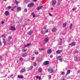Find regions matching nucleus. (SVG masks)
<instances>
[{
	"label": "nucleus",
	"mask_w": 80,
	"mask_h": 80,
	"mask_svg": "<svg viewBox=\"0 0 80 80\" xmlns=\"http://www.w3.org/2000/svg\"><path fill=\"white\" fill-rule=\"evenodd\" d=\"M35 54H36V55H38V51L36 50V51L35 52Z\"/></svg>",
	"instance_id": "32"
},
{
	"label": "nucleus",
	"mask_w": 80,
	"mask_h": 80,
	"mask_svg": "<svg viewBox=\"0 0 80 80\" xmlns=\"http://www.w3.org/2000/svg\"><path fill=\"white\" fill-rule=\"evenodd\" d=\"M72 26H73V24H71L69 26V28L70 29H72Z\"/></svg>",
	"instance_id": "25"
},
{
	"label": "nucleus",
	"mask_w": 80,
	"mask_h": 80,
	"mask_svg": "<svg viewBox=\"0 0 80 80\" xmlns=\"http://www.w3.org/2000/svg\"><path fill=\"white\" fill-rule=\"evenodd\" d=\"M52 78V76H51V75H49V78L50 79V78Z\"/></svg>",
	"instance_id": "51"
},
{
	"label": "nucleus",
	"mask_w": 80,
	"mask_h": 80,
	"mask_svg": "<svg viewBox=\"0 0 80 80\" xmlns=\"http://www.w3.org/2000/svg\"><path fill=\"white\" fill-rule=\"evenodd\" d=\"M5 37V35H2V37Z\"/></svg>",
	"instance_id": "53"
},
{
	"label": "nucleus",
	"mask_w": 80,
	"mask_h": 80,
	"mask_svg": "<svg viewBox=\"0 0 80 80\" xmlns=\"http://www.w3.org/2000/svg\"><path fill=\"white\" fill-rule=\"evenodd\" d=\"M66 26H67V23H64L62 24V27L63 28H65V27H66Z\"/></svg>",
	"instance_id": "19"
},
{
	"label": "nucleus",
	"mask_w": 80,
	"mask_h": 80,
	"mask_svg": "<svg viewBox=\"0 0 80 80\" xmlns=\"http://www.w3.org/2000/svg\"><path fill=\"white\" fill-rule=\"evenodd\" d=\"M13 8H12V9H11V10H12V11H14V9H13Z\"/></svg>",
	"instance_id": "50"
},
{
	"label": "nucleus",
	"mask_w": 80,
	"mask_h": 80,
	"mask_svg": "<svg viewBox=\"0 0 80 80\" xmlns=\"http://www.w3.org/2000/svg\"><path fill=\"white\" fill-rule=\"evenodd\" d=\"M52 49H51L48 50L47 51V52L48 53V54L51 53H52Z\"/></svg>",
	"instance_id": "13"
},
{
	"label": "nucleus",
	"mask_w": 80,
	"mask_h": 80,
	"mask_svg": "<svg viewBox=\"0 0 80 80\" xmlns=\"http://www.w3.org/2000/svg\"><path fill=\"white\" fill-rule=\"evenodd\" d=\"M44 65H47L49 64V61H47L43 63Z\"/></svg>",
	"instance_id": "6"
},
{
	"label": "nucleus",
	"mask_w": 80,
	"mask_h": 80,
	"mask_svg": "<svg viewBox=\"0 0 80 80\" xmlns=\"http://www.w3.org/2000/svg\"><path fill=\"white\" fill-rule=\"evenodd\" d=\"M20 60L21 61H23V58H20Z\"/></svg>",
	"instance_id": "36"
},
{
	"label": "nucleus",
	"mask_w": 80,
	"mask_h": 80,
	"mask_svg": "<svg viewBox=\"0 0 80 80\" xmlns=\"http://www.w3.org/2000/svg\"><path fill=\"white\" fill-rule=\"evenodd\" d=\"M78 73H80V70H79L78 71Z\"/></svg>",
	"instance_id": "61"
},
{
	"label": "nucleus",
	"mask_w": 80,
	"mask_h": 80,
	"mask_svg": "<svg viewBox=\"0 0 80 80\" xmlns=\"http://www.w3.org/2000/svg\"><path fill=\"white\" fill-rule=\"evenodd\" d=\"M36 78L38 79V78H39V76H37L36 77Z\"/></svg>",
	"instance_id": "49"
},
{
	"label": "nucleus",
	"mask_w": 80,
	"mask_h": 80,
	"mask_svg": "<svg viewBox=\"0 0 80 80\" xmlns=\"http://www.w3.org/2000/svg\"><path fill=\"white\" fill-rule=\"evenodd\" d=\"M49 16H52V14L51 13H49Z\"/></svg>",
	"instance_id": "59"
},
{
	"label": "nucleus",
	"mask_w": 80,
	"mask_h": 80,
	"mask_svg": "<svg viewBox=\"0 0 80 80\" xmlns=\"http://www.w3.org/2000/svg\"><path fill=\"white\" fill-rule=\"evenodd\" d=\"M0 46H2V44L1 42V39H0Z\"/></svg>",
	"instance_id": "38"
},
{
	"label": "nucleus",
	"mask_w": 80,
	"mask_h": 80,
	"mask_svg": "<svg viewBox=\"0 0 80 80\" xmlns=\"http://www.w3.org/2000/svg\"><path fill=\"white\" fill-rule=\"evenodd\" d=\"M42 8H43V6H38L36 10H39L40 9H42Z\"/></svg>",
	"instance_id": "7"
},
{
	"label": "nucleus",
	"mask_w": 80,
	"mask_h": 80,
	"mask_svg": "<svg viewBox=\"0 0 80 80\" xmlns=\"http://www.w3.org/2000/svg\"><path fill=\"white\" fill-rule=\"evenodd\" d=\"M61 56H58V57L57 58V59H60V58H61Z\"/></svg>",
	"instance_id": "34"
},
{
	"label": "nucleus",
	"mask_w": 80,
	"mask_h": 80,
	"mask_svg": "<svg viewBox=\"0 0 80 80\" xmlns=\"http://www.w3.org/2000/svg\"><path fill=\"white\" fill-rule=\"evenodd\" d=\"M70 40H71V39L69 38L68 40V42H70Z\"/></svg>",
	"instance_id": "44"
},
{
	"label": "nucleus",
	"mask_w": 80,
	"mask_h": 80,
	"mask_svg": "<svg viewBox=\"0 0 80 80\" xmlns=\"http://www.w3.org/2000/svg\"><path fill=\"white\" fill-rule=\"evenodd\" d=\"M50 58H53V56H52V55H50Z\"/></svg>",
	"instance_id": "54"
},
{
	"label": "nucleus",
	"mask_w": 80,
	"mask_h": 80,
	"mask_svg": "<svg viewBox=\"0 0 80 80\" xmlns=\"http://www.w3.org/2000/svg\"><path fill=\"white\" fill-rule=\"evenodd\" d=\"M61 73H62V75H64V74H65V72H62Z\"/></svg>",
	"instance_id": "45"
},
{
	"label": "nucleus",
	"mask_w": 80,
	"mask_h": 80,
	"mask_svg": "<svg viewBox=\"0 0 80 80\" xmlns=\"http://www.w3.org/2000/svg\"><path fill=\"white\" fill-rule=\"evenodd\" d=\"M51 9V10H53V8H52Z\"/></svg>",
	"instance_id": "62"
},
{
	"label": "nucleus",
	"mask_w": 80,
	"mask_h": 80,
	"mask_svg": "<svg viewBox=\"0 0 80 80\" xmlns=\"http://www.w3.org/2000/svg\"><path fill=\"white\" fill-rule=\"evenodd\" d=\"M33 66H30L29 69V70H32L33 69Z\"/></svg>",
	"instance_id": "26"
},
{
	"label": "nucleus",
	"mask_w": 80,
	"mask_h": 80,
	"mask_svg": "<svg viewBox=\"0 0 80 80\" xmlns=\"http://www.w3.org/2000/svg\"><path fill=\"white\" fill-rule=\"evenodd\" d=\"M36 65H37V63H36V62H34L33 66H34V67H35V66H36Z\"/></svg>",
	"instance_id": "31"
},
{
	"label": "nucleus",
	"mask_w": 80,
	"mask_h": 80,
	"mask_svg": "<svg viewBox=\"0 0 80 80\" xmlns=\"http://www.w3.org/2000/svg\"><path fill=\"white\" fill-rule=\"evenodd\" d=\"M74 60L75 61H77V57H76L74 58Z\"/></svg>",
	"instance_id": "35"
},
{
	"label": "nucleus",
	"mask_w": 80,
	"mask_h": 80,
	"mask_svg": "<svg viewBox=\"0 0 80 80\" xmlns=\"http://www.w3.org/2000/svg\"><path fill=\"white\" fill-rule=\"evenodd\" d=\"M49 40V38L47 37V38H46L44 39V41L45 42H48Z\"/></svg>",
	"instance_id": "12"
},
{
	"label": "nucleus",
	"mask_w": 80,
	"mask_h": 80,
	"mask_svg": "<svg viewBox=\"0 0 80 80\" xmlns=\"http://www.w3.org/2000/svg\"><path fill=\"white\" fill-rule=\"evenodd\" d=\"M18 78H23L24 77L22 76H20L19 75H18Z\"/></svg>",
	"instance_id": "20"
},
{
	"label": "nucleus",
	"mask_w": 80,
	"mask_h": 80,
	"mask_svg": "<svg viewBox=\"0 0 80 80\" xmlns=\"http://www.w3.org/2000/svg\"><path fill=\"white\" fill-rule=\"evenodd\" d=\"M52 32H57V28H53L52 29Z\"/></svg>",
	"instance_id": "11"
},
{
	"label": "nucleus",
	"mask_w": 80,
	"mask_h": 80,
	"mask_svg": "<svg viewBox=\"0 0 80 80\" xmlns=\"http://www.w3.org/2000/svg\"><path fill=\"white\" fill-rule=\"evenodd\" d=\"M52 69V68H48V72H51Z\"/></svg>",
	"instance_id": "23"
},
{
	"label": "nucleus",
	"mask_w": 80,
	"mask_h": 80,
	"mask_svg": "<svg viewBox=\"0 0 80 80\" xmlns=\"http://www.w3.org/2000/svg\"><path fill=\"white\" fill-rule=\"evenodd\" d=\"M28 11V10H27V9H24V11L25 12H27Z\"/></svg>",
	"instance_id": "37"
},
{
	"label": "nucleus",
	"mask_w": 80,
	"mask_h": 80,
	"mask_svg": "<svg viewBox=\"0 0 80 80\" xmlns=\"http://www.w3.org/2000/svg\"><path fill=\"white\" fill-rule=\"evenodd\" d=\"M13 75L12 74V75H11V78H13Z\"/></svg>",
	"instance_id": "52"
},
{
	"label": "nucleus",
	"mask_w": 80,
	"mask_h": 80,
	"mask_svg": "<svg viewBox=\"0 0 80 80\" xmlns=\"http://www.w3.org/2000/svg\"><path fill=\"white\" fill-rule=\"evenodd\" d=\"M75 45H76V43H75V42H72V43L69 44V45L72 46H75Z\"/></svg>",
	"instance_id": "5"
},
{
	"label": "nucleus",
	"mask_w": 80,
	"mask_h": 80,
	"mask_svg": "<svg viewBox=\"0 0 80 80\" xmlns=\"http://www.w3.org/2000/svg\"><path fill=\"white\" fill-rule=\"evenodd\" d=\"M62 80H65V79L63 78L62 79Z\"/></svg>",
	"instance_id": "64"
},
{
	"label": "nucleus",
	"mask_w": 80,
	"mask_h": 80,
	"mask_svg": "<svg viewBox=\"0 0 80 80\" xmlns=\"http://www.w3.org/2000/svg\"><path fill=\"white\" fill-rule=\"evenodd\" d=\"M59 48H62V47H61V46H59Z\"/></svg>",
	"instance_id": "60"
},
{
	"label": "nucleus",
	"mask_w": 80,
	"mask_h": 80,
	"mask_svg": "<svg viewBox=\"0 0 80 80\" xmlns=\"http://www.w3.org/2000/svg\"><path fill=\"white\" fill-rule=\"evenodd\" d=\"M12 38V37L11 36H9L8 37V39L9 40H11Z\"/></svg>",
	"instance_id": "33"
},
{
	"label": "nucleus",
	"mask_w": 80,
	"mask_h": 80,
	"mask_svg": "<svg viewBox=\"0 0 80 80\" xmlns=\"http://www.w3.org/2000/svg\"><path fill=\"white\" fill-rule=\"evenodd\" d=\"M78 53V51H75L74 52V53Z\"/></svg>",
	"instance_id": "57"
},
{
	"label": "nucleus",
	"mask_w": 80,
	"mask_h": 80,
	"mask_svg": "<svg viewBox=\"0 0 80 80\" xmlns=\"http://www.w3.org/2000/svg\"><path fill=\"white\" fill-rule=\"evenodd\" d=\"M3 42L4 43V44H6V41H5V39L4 38L3 39Z\"/></svg>",
	"instance_id": "27"
},
{
	"label": "nucleus",
	"mask_w": 80,
	"mask_h": 80,
	"mask_svg": "<svg viewBox=\"0 0 80 80\" xmlns=\"http://www.w3.org/2000/svg\"><path fill=\"white\" fill-rule=\"evenodd\" d=\"M32 14L33 16V17L34 18L35 17V15L34 14V12H33L32 13Z\"/></svg>",
	"instance_id": "29"
},
{
	"label": "nucleus",
	"mask_w": 80,
	"mask_h": 80,
	"mask_svg": "<svg viewBox=\"0 0 80 80\" xmlns=\"http://www.w3.org/2000/svg\"><path fill=\"white\" fill-rule=\"evenodd\" d=\"M13 8H17V6H14L13 7Z\"/></svg>",
	"instance_id": "56"
},
{
	"label": "nucleus",
	"mask_w": 80,
	"mask_h": 80,
	"mask_svg": "<svg viewBox=\"0 0 80 80\" xmlns=\"http://www.w3.org/2000/svg\"><path fill=\"white\" fill-rule=\"evenodd\" d=\"M2 57L0 56V59H2Z\"/></svg>",
	"instance_id": "58"
},
{
	"label": "nucleus",
	"mask_w": 80,
	"mask_h": 80,
	"mask_svg": "<svg viewBox=\"0 0 80 80\" xmlns=\"http://www.w3.org/2000/svg\"><path fill=\"white\" fill-rule=\"evenodd\" d=\"M59 42L60 44H58V45H62L63 42H62V39L61 38H60Z\"/></svg>",
	"instance_id": "10"
},
{
	"label": "nucleus",
	"mask_w": 80,
	"mask_h": 80,
	"mask_svg": "<svg viewBox=\"0 0 80 80\" xmlns=\"http://www.w3.org/2000/svg\"><path fill=\"white\" fill-rule=\"evenodd\" d=\"M77 9V8H73L72 9V10L73 11H75V10H76Z\"/></svg>",
	"instance_id": "39"
},
{
	"label": "nucleus",
	"mask_w": 80,
	"mask_h": 80,
	"mask_svg": "<svg viewBox=\"0 0 80 80\" xmlns=\"http://www.w3.org/2000/svg\"><path fill=\"white\" fill-rule=\"evenodd\" d=\"M44 50V49H43V48H41V50Z\"/></svg>",
	"instance_id": "63"
},
{
	"label": "nucleus",
	"mask_w": 80,
	"mask_h": 80,
	"mask_svg": "<svg viewBox=\"0 0 80 80\" xmlns=\"http://www.w3.org/2000/svg\"><path fill=\"white\" fill-rule=\"evenodd\" d=\"M31 45V43H29L26 45H24V48H26V47H28L29 46H30V45Z\"/></svg>",
	"instance_id": "14"
},
{
	"label": "nucleus",
	"mask_w": 80,
	"mask_h": 80,
	"mask_svg": "<svg viewBox=\"0 0 80 80\" xmlns=\"http://www.w3.org/2000/svg\"><path fill=\"white\" fill-rule=\"evenodd\" d=\"M12 8L11 6H8V9H10V8Z\"/></svg>",
	"instance_id": "40"
},
{
	"label": "nucleus",
	"mask_w": 80,
	"mask_h": 80,
	"mask_svg": "<svg viewBox=\"0 0 80 80\" xmlns=\"http://www.w3.org/2000/svg\"><path fill=\"white\" fill-rule=\"evenodd\" d=\"M63 52V50H58L56 51V53L57 54H60V53H61L62 52Z\"/></svg>",
	"instance_id": "4"
},
{
	"label": "nucleus",
	"mask_w": 80,
	"mask_h": 80,
	"mask_svg": "<svg viewBox=\"0 0 80 80\" xmlns=\"http://www.w3.org/2000/svg\"><path fill=\"white\" fill-rule=\"evenodd\" d=\"M57 3V1H56V0H54L52 1V6L53 7H54L55 5H56V4Z\"/></svg>",
	"instance_id": "2"
},
{
	"label": "nucleus",
	"mask_w": 80,
	"mask_h": 80,
	"mask_svg": "<svg viewBox=\"0 0 80 80\" xmlns=\"http://www.w3.org/2000/svg\"><path fill=\"white\" fill-rule=\"evenodd\" d=\"M21 8L20 7H18L17 8V12H20V11H21Z\"/></svg>",
	"instance_id": "16"
},
{
	"label": "nucleus",
	"mask_w": 80,
	"mask_h": 80,
	"mask_svg": "<svg viewBox=\"0 0 80 80\" xmlns=\"http://www.w3.org/2000/svg\"><path fill=\"white\" fill-rule=\"evenodd\" d=\"M3 23H4V21H3L2 22H1V24L2 25H3Z\"/></svg>",
	"instance_id": "48"
},
{
	"label": "nucleus",
	"mask_w": 80,
	"mask_h": 80,
	"mask_svg": "<svg viewBox=\"0 0 80 80\" xmlns=\"http://www.w3.org/2000/svg\"><path fill=\"white\" fill-rule=\"evenodd\" d=\"M55 70H53V68L52 69V70H51V73H54L55 72Z\"/></svg>",
	"instance_id": "28"
},
{
	"label": "nucleus",
	"mask_w": 80,
	"mask_h": 80,
	"mask_svg": "<svg viewBox=\"0 0 80 80\" xmlns=\"http://www.w3.org/2000/svg\"><path fill=\"white\" fill-rule=\"evenodd\" d=\"M44 29V30H46L47 29V28L46 26H44V27L43 28Z\"/></svg>",
	"instance_id": "42"
},
{
	"label": "nucleus",
	"mask_w": 80,
	"mask_h": 80,
	"mask_svg": "<svg viewBox=\"0 0 80 80\" xmlns=\"http://www.w3.org/2000/svg\"><path fill=\"white\" fill-rule=\"evenodd\" d=\"M62 60H63V59H62V58H60V59H59V61H60V62H62Z\"/></svg>",
	"instance_id": "46"
},
{
	"label": "nucleus",
	"mask_w": 80,
	"mask_h": 80,
	"mask_svg": "<svg viewBox=\"0 0 80 80\" xmlns=\"http://www.w3.org/2000/svg\"><path fill=\"white\" fill-rule=\"evenodd\" d=\"M10 29L12 31H14V30H15V28L13 26H11V27H10Z\"/></svg>",
	"instance_id": "9"
},
{
	"label": "nucleus",
	"mask_w": 80,
	"mask_h": 80,
	"mask_svg": "<svg viewBox=\"0 0 80 80\" xmlns=\"http://www.w3.org/2000/svg\"><path fill=\"white\" fill-rule=\"evenodd\" d=\"M32 32L33 31H32V30H31L29 32L28 34V35H32Z\"/></svg>",
	"instance_id": "15"
},
{
	"label": "nucleus",
	"mask_w": 80,
	"mask_h": 80,
	"mask_svg": "<svg viewBox=\"0 0 80 80\" xmlns=\"http://www.w3.org/2000/svg\"><path fill=\"white\" fill-rule=\"evenodd\" d=\"M71 72V71H70V70H68L66 72V76H67L68 75H69V74H70V73Z\"/></svg>",
	"instance_id": "8"
},
{
	"label": "nucleus",
	"mask_w": 80,
	"mask_h": 80,
	"mask_svg": "<svg viewBox=\"0 0 80 80\" xmlns=\"http://www.w3.org/2000/svg\"><path fill=\"white\" fill-rule=\"evenodd\" d=\"M9 13H10L9 12H8V11H5L4 12V14L6 16H8V15H9Z\"/></svg>",
	"instance_id": "3"
},
{
	"label": "nucleus",
	"mask_w": 80,
	"mask_h": 80,
	"mask_svg": "<svg viewBox=\"0 0 80 80\" xmlns=\"http://www.w3.org/2000/svg\"><path fill=\"white\" fill-rule=\"evenodd\" d=\"M15 3H16V5H18V2L16 1H15Z\"/></svg>",
	"instance_id": "43"
},
{
	"label": "nucleus",
	"mask_w": 80,
	"mask_h": 80,
	"mask_svg": "<svg viewBox=\"0 0 80 80\" xmlns=\"http://www.w3.org/2000/svg\"><path fill=\"white\" fill-rule=\"evenodd\" d=\"M25 71V68H22L21 69V70L20 71V72L21 73H22L23 72H24Z\"/></svg>",
	"instance_id": "17"
},
{
	"label": "nucleus",
	"mask_w": 80,
	"mask_h": 80,
	"mask_svg": "<svg viewBox=\"0 0 80 80\" xmlns=\"http://www.w3.org/2000/svg\"><path fill=\"white\" fill-rule=\"evenodd\" d=\"M38 71L39 72L41 73L42 72V69L41 68H40L38 69Z\"/></svg>",
	"instance_id": "18"
},
{
	"label": "nucleus",
	"mask_w": 80,
	"mask_h": 80,
	"mask_svg": "<svg viewBox=\"0 0 80 80\" xmlns=\"http://www.w3.org/2000/svg\"><path fill=\"white\" fill-rule=\"evenodd\" d=\"M48 29H47L46 31V33H48Z\"/></svg>",
	"instance_id": "47"
},
{
	"label": "nucleus",
	"mask_w": 80,
	"mask_h": 80,
	"mask_svg": "<svg viewBox=\"0 0 80 80\" xmlns=\"http://www.w3.org/2000/svg\"><path fill=\"white\" fill-rule=\"evenodd\" d=\"M27 25L26 24H23V25H22V27H25Z\"/></svg>",
	"instance_id": "41"
},
{
	"label": "nucleus",
	"mask_w": 80,
	"mask_h": 80,
	"mask_svg": "<svg viewBox=\"0 0 80 80\" xmlns=\"http://www.w3.org/2000/svg\"><path fill=\"white\" fill-rule=\"evenodd\" d=\"M37 1V0H33V2H36Z\"/></svg>",
	"instance_id": "55"
},
{
	"label": "nucleus",
	"mask_w": 80,
	"mask_h": 80,
	"mask_svg": "<svg viewBox=\"0 0 80 80\" xmlns=\"http://www.w3.org/2000/svg\"><path fill=\"white\" fill-rule=\"evenodd\" d=\"M37 60V62H41V59H38Z\"/></svg>",
	"instance_id": "30"
},
{
	"label": "nucleus",
	"mask_w": 80,
	"mask_h": 80,
	"mask_svg": "<svg viewBox=\"0 0 80 80\" xmlns=\"http://www.w3.org/2000/svg\"><path fill=\"white\" fill-rule=\"evenodd\" d=\"M34 5V3H31L29 4H28V7L30 8V7H33Z\"/></svg>",
	"instance_id": "1"
},
{
	"label": "nucleus",
	"mask_w": 80,
	"mask_h": 80,
	"mask_svg": "<svg viewBox=\"0 0 80 80\" xmlns=\"http://www.w3.org/2000/svg\"><path fill=\"white\" fill-rule=\"evenodd\" d=\"M22 56L23 57H25L27 56V53L22 54Z\"/></svg>",
	"instance_id": "21"
},
{
	"label": "nucleus",
	"mask_w": 80,
	"mask_h": 80,
	"mask_svg": "<svg viewBox=\"0 0 80 80\" xmlns=\"http://www.w3.org/2000/svg\"><path fill=\"white\" fill-rule=\"evenodd\" d=\"M22 52H25L27 51V50L25 49L24 48H23L22 49Z\"/></svg>",
	"instance_id": "22"
},
{
	"label": "nucleus",
	"mask_w": 80,
	"mask_h": 80,
	"mask_svg": "<svg viewBox=\"0 0 80 80\" xmlns=\"http://www.w3.org/2000/svg\"><path fill=\"white\" fill-rule=\"evenodd\" d=\"M30 0H25L24 1V2L26 3H27L28 2H30Z\"/></svg>",
	"instance_id": "24"
}]
</instances>
